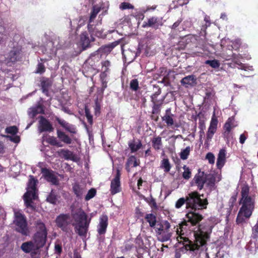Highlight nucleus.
Returning <instances> with one entry per match:
<instances>
[{
  "label": "nucleus",
  "mask_w": 258,
  "mask_h": 258,
  "mask_svg": "<svg viewBox=\"0 0 258 258\" xmlns=\"http://www.w3.org/2000/svg\"><path fill=\"white\" fill-rule=\"evenodd\" d=\"M94 110H95V114L96 116H98L100 113V105L98 101V100L96 99L95 101V105L94 107Z\"/></svg>",
  "instance_id": "4d7b16f0"
},
{
  "label": "nucleus",
  "mask_w": 258,
  "mask_h": 258,
  "mask_svg": "<svg viewBox=\"0 0 258 258\" xmlns=\"http://www.w3.org/2000/svg\"><path fill=\"white\" fill-rule=\"evenodd\" d=\"M4 150V147L3 143L0 142V154L3 153Z\"/></svg>",
  "instance_id": "774afa93"
},
{
  "label": "nucleus",
  "mask_w": 258,
  "mask_h": 258,
  "mask_svg": "<svg viewBox=\"0 0 258 258\" xmlns=\"http://www.w3.org/2000/svg\"><path fill=\"white\" fill-rule=\"evenodd\" d=\"M44 109L41 104H38L36 106L29 108L28 113L30 117L34 118L37 114L43 113Z\"/></svg>",
  "instance_id": "393cba45"
},
{
  "label": "nucleus",
  "mask_w": 258,
  "mask_h": 258,
  "mask_svg": "<svg viewBox=\"0 0 258 258\" xmlns=\"http://www.w3.org/2000/svg\"><path fill=\"white\" fill-rule=\"evenodd\" d=\"M45 67L41 63H39L37 66V68L36 71V73L42 74L45 72Z\"/></svg>",
  "instance_id": "6e6d98bb"
},
{
  "label": "nucleus",
  "mask_w": 258,
  "mask_h": 258,
  "mask_svg": "<svg viewBox=\"0 0 258 258\" xmlns=\"http://www.w3.org/2000/svg\"><path fill=\"white\" fill-rule=\"evenodd\" d=\"M108 226V217L105 215H102L99 218V223L97 226V232L99 234L102 235L105 233Z\"/></svg>",
  "instance_id": "dca6fc26"
},
{
  "label": "nucleus",
  "mask_w": 258,
  "mask_h": 258,
  "mask_svg": "<svg viewBox=\"0 0 258 258\" xmlns=\"http://www.w3.org/2000/svg\"><path fill=\"white\" fill-rule=\"evenodd\" d=\"M145 219L149 223L151 227H153L156 224V216L153 214H148L146 215Z\"/></svg>",
  "instance_id": "4c0bfd02"
},
{
  "label": "nucleus",
  "mask_w": 258,
  "mask_h": 258,
  "mask_svg": "<svg viewBox=\"0 0 258 258\" xmlns=\"http://www.w3.org/2000/svg\"><path fill=\"white\" fill-rule=\"evenodd\" d=\"M6 132L7 134H11V135L6 136V138L8 140L15 143H18L20 142V139L19 136L16 135L18 132V128L16 126H11L7 127L6 128Z\"/></svg>",
  "instance_id": "4468645a"
},
{
  "label": "nucleus",
  "mask_w": 258,
  "mask_h": 258,
  "mask_svg": "<svg viewBox=\"0 0 258 258\" xmlns=\"http://www.w3.org/2000/svg\"><path fill=\"white\" fill-rule=\"evenodd\" d=\"M196 228L197 230H194L195 240L189 241L186 247L193 251L206 250L207 241L212 232V226L209 224L200 225Z\"/></svg>",
  "instance_id": "f03ea898"
},
{
  "label": "nucleus",
  "mask_w": 258,
  "mask_h": 258,
  "mask_svg": "<svg viewBox=\"0 0 258 258\" xmlns=\"http://www.w3.org/2000/svg\"><path fill=\"white\" fill-rule=\"evenodd\" d=\"M75 222L73 225L75 227L76 232L80 236L86 235L91 219L87 220V215L82 210H80L73 215Z\"/></svg>",
  "instance_id": "20e7f679"
},
{
  "label": "nucleus",
  "mask_w": 258,
  "mask_h": 258,
  "mask_svg": "<svg viewBox=\"0 0 258 258\" xmlns=\"http://www.w3.org/2000/svg\"><path fill=\"white\" fill-rule=\"evenodd\" d=\"M94 41V38L91 37L89 38L88 33L86 32L81 33L79 43L82 46L83 49L89 47L90 42Z\"/></svg>",
  "instance_id": "4be33fe9"
},
{
  "label": "nucleus",
  "mask_w": 258,
  "mask_h": 258,
  "mask_svg": "<svg viewBox=\"0 0 258 258\" xmlns=\"http://www.w3.org/2000/svg\"><path fill=\"white\" fill-rule=\"evenodd\" d=\"M72 222V218L69 214H60L55 219L56 226L66 232H68L71 230Z\"/></svg>",
  "instance_id": "1a4fd4ad"
},
{
  "label": "nucleus",
  "mask_w": 258,
  "mask_h": 258,
  "mask_svg": "<svg viewBox=\"0 0 258 258\" xmlns=\"http://www.w3.org/2000/svg\"><path fill=\"white\" fill-rule=\"evenodd\" d=\"M42 173L45 179L48 182H51L52 184L56 185L58 184V181L56 178L54 173L47 169H42Z\"/></svg>",
  "instance_id": "f3484780"
},
{
  "label": "nucleus",
  "mask_w": 258,
  "mask_h": 258,
  "mask_svg": "<svg viewBox=\"0 0 258 258\" xmlns=\"http://www.w3.org/2000/svg\"><path fill=\"white\" fill-rule=\"evenodd\" d=\"M152 143L155 150H160L162 146L161 138L160 137L154 138L152 140Z\"/></svg>",
  "instance_id": "72a5a7b5"
},
{
  "label": "nucleus",
  "mask_w": 258,
  "mask_h": 258,
  "mask_svg": "<svg viewBox=\"0 0 258 258\" xmlns=\"http://www.w3.org/2000/svg\"><path fill=\"white\" fill-rule=\"evenodd\" d=\"M53 130L50 122L43 116L40 117L38 124V131L40 133L51 132Z\"/></svg>",
  "instance_id": "2eb2a0df"
},
{
  "label": "nucleus",
  "mask_w": 258,
  "mask_h": 258,
  "mask_svg": "<svg viewBox=\"0 0 258 258\" xmlns=\"http://www.w3.org/2000/svg\"><path fill=\"white\" fill-rule=\"evenodd\" d=\"M119 41H115V42L108 45L107 46H105L104 48L105 51H106V52L111 51L113 48H114L116 45H117L119 44Z\"/></svg>",
  "instance_id": "de8ad7c7"
},
{
  "label": "nucleus",
  "mask_w": 258,
  "mask_h": 258,
  "mask_svg": "<svg viewBox=\"0 0 258 258\" xmlns=\"http://www.w3.org/2000/svg\"><path fill=\"white\" fill-rule=\"evenodd\" d=\"M57 137L63 142L67 144H70L72 143L71 139L63 132L59 130L57 131Z\"/></svg>",
  "instance_id": "473e14b6"
},
{
  "label": "nucleus",
  "mask_w": 258,
  "mask_h": 258,
  "mask_svg": "<svg viewBox=\"0 0 258 258\" xmlns=\"http://www.w3.org/2000/svg\"><path fill=\"white\" fill-rule=\"evenodd\" d=\"M29 178L27 185V190L24 195V200L26 206L33 210L34 207L32 205V201L37 198L36 188L37 180H35L32 175H30Z\"/></svg>",
  "instance_id": "423d86ee"
},
{
  "label": "nucleus",
  "mask_w": 258,
  "mask_h": 258,
  "mask_svg": "<svg viewBox=\"0 0 258 258\" xmlns=\"http://www.w3.org/2000/svg\"><path fill=\"white\" fill-rule=\"evenodd\" d=\"M164 224V221H162L160 224L157 225V226L155 228V232L157 235L158 234V230L162 231V229H164L163 225Z\"/></svg>",
  "instance_id": "13d9d810"
},
{
  "label": "nucleus",
  "mask_w": 258,
  "mask_h": 258,
  "mask_svg": "<svg viewBox=\"0 0 258 258\" xmlns=\"http://www.w3.org/2000/svg\"><path fill=\"white\" fill-rule=\"evenodd\" d=\"M56 120L63 127H64L67 131L71 133L75 134L76 132V128L74 125H72L66 122L64 120L56 118Z\"/></svg>",
  "instance_id": "cd10ccee"
},
{
  "label": "nucleus",
  "mask_w": 258,
  "mask_h": 258,
  "mask_svg": "<svg viewBox=\"0 0 258 258\" xmlns=\"http://www.w3.org/2000/svg\"><path fill=\"white\" fill-rule=\"evenodd\" d=\"M119 8L121 10L133 9L134 6L130 3L123 2L120 5Z\"/></svg>",
  "instance_id": "603ef678"
},
{
  "label": "nucleus",
  "mask_w": 258,
  "mask_h": 258,
  "mask_svg": "<svg viewBox=\"0 0 258 258\" xmlns=\"http://www.w3.org/2000/svg\"><path fill=\"white\" fill-rule=\"evenodd\" d=\"M160 93H161V91L159 90L158 91L156 92V93H155L154 94H153L151 96L152 101L154 104H155L156 103V98L157 97V96L158 95H159L160 94Z\"/></svg>",
  "instance_id": "052dcab7"
},
{
  "label": "nucleus",
  "mask_w": 258,
  "mask_h": 258,
  "mask_svg": "<svg viewBox=\"0 0 258 258\" xmlns=\"http://www.w3.org/2000/svg\"><path fill=\"white\" fill-rule=\"evenodd\" d=\"M217 119L214 117V115L212 118L210 126L209 127L208 131L207 133V140L208 141H210L211 140L215 133L217 130Z\"/></svg>",
  "instance_id": "a211bd4d"
},
{
  "label": "nucleus",
  "mask_w": 258,
  "mask_h": 258,
  "mask_svg": "<svg viewBox=\"0 0 258 258\" xmlns=\"http://www.w3.org/2000/svg\"><path fill=\"white\" fill-rule=\"evenodd\" d=\"M14 224L16 230L24 235H28L29 231L27 227L26 218L23 214L18 210H14Z\"/></svg>",
  "instance_id": "0eeeda50"
},
{
  "label": "nucleus",
  "mask_w": 258,
  "mask_h": 258,
  "mask_svg": "<svg viewBox=\"0 0 258 258\" xmlns=\"http://www.w3.org/2000/svg\"><path fill=\"white\" fill-rule=\"evenodd\" d=\"M203 195H200L197 191H192L186 196V205L187 207L192 210H202L206 209L208 204L207 199H202Z\"/></svg>",
  "instance_id": "39448f33"
},
{
  "label": "nucleus",
  "mask_w": 258,
  "mask_h": 258,
  "mask_svg": "<svg viewBox=\"0 0 258 258\" xmlns=\"http://www.w3.org/2000/svg\"><path fill=\"white\" fill-rule=\"evenodd\" d=\"M199 189H202L204 184L207 182L206 180V174L204 172L199 173L194 179Z\"/></svg>",
  "instance_id": "b1692460"
},
{
  "label": "nucleus",
  "mask_w": 258,
  "mask_h": 258,
  "mask_svg": "<svg viewBox=\"0 0 258 258\" xmlns=\"http://www.w3.org/2000/svg\"><path fill=\"white\" fill-rule=\"evenodd\" d=\"M96 194V190L94 188H92L89 190L85 197V200L88 201L91 199L93 198Z\"/></svg>",
  "instance_id": "09e8293b"
},
{
  "label": "nucleus",
  "mask_w": 258,
  "mask_h": 258,
  "mask_svg": "<svg viewBox=\"0 0 258 258\" xmlns=\"http://www.w3.org/2000/svg\"><path fill=\"white\" fill-rule=\"evenodd\" d=\"M120 171L117 169L115 176L111 182L110 191L112 195L116 194L120 191Z\"/></svg>",
  "instance_id": "ddd939ff"
},
{
  "label": "nucleus",
  "mask_w": 258,
  "mask_h": 258,
  "mask_svg": "<svg viewBox=\"0 0 258 258\" xmlns=\"http://www.w3.org/2000/svg\"><path fill=\"white\" fill-rule=\"evenodd\" d=\"M59 154L67 160L73 159L74 157L73 153L68 150L61 149L59 151Z\"/></svg>",
  "instance_id": "e433bc0d"
},
{
  "label": "nucleus",
  "mask_w": 258,
  "mask_h": 258,
  "mask_svg": "<svg viewBox=\"0 0 258 258\" xmlns=\"http://www.w3.org/2000/svg\"><path fill=\"white\" fill-rule=\"evenodd\" d=\"M171 225L167 221H164L163 225L164 229L162 231L158 230V234L157 235L158 239L162 241H167L169 240L172 234V230L170 229Z\"/></svg>",
  "instance_id": "9b49d317"
},
{
  "label": "nucleus",
  "mask_w": 258,
  "mask_h": 258,
  "mask_svg": "<svg viewBox=\"0 0 258 258\" xmlns=\"http://www.w3.org/2000/svg\"><path fill=\"white\" fill-rule=\"evenodd\" d=\"M92 34L95 35L98 37H103V30H99L97 28L93 27V32H90Z\"/></svg>",
  "instance_id": "864d4df0"
},
{
  "label": "nucleus",
  "mask_w": 258,
  "mask_h": 258,
  "mask_svg": "<svg viewBox=\"0 0 258 258\" xmlns=\"http://www.w3.org/2000/svg\"><path fill=\"white\" fill-rule=\"evenodd\" d=\"M226 151L225 149H221L217 156L216 166L218 169H221L226 161Z\"/></svg>",
  "instance_id": "aec40b11"
},
{
  "label": "nucleus",
  "mask_w": 258,
  "mask_h": 258,
  "mask_svg": "<svg viewBox=\"0 0 258 258\" xmlns=\"http://www.w3.org/2000/svg\"><path fill=\"white\" fill-rule=\"evenodd\" d=\"M37 227L38 230L34 234L32 241L39 249L46 242L47 231L45 225L42 223H38Z\"/></svg>",
  "instance_id": "6e6552de"
},
{
  "label": "nucleus",
  "mask_w": 258,
  "mask_h": 258,
  "mask_svg": "<svg viewBox=\"0 0 258 258\" xmlns=\"http://www.w3.org/2000/svg\"><path fill=\"white\" fill-rule=\"evenodd\" d=\"M206 180L207 182L205 183L207 184L208 185H212L215 181V178L213 175L211 174H206Z\"/></svg>",
  "instance_id": "c03bdc74"
},
{
  "label": "nucleus",
  "mask_w": 258,
  "mask_h": 258,
  "mask_svg": "<svg viewBox=\"0 0 258 258\" xmlns=\"http://www.w3.org/2000/svg\"><path fill=\"white\" fill-rule=\"evenodd\" d=\"M205 63L209 64L214 69L218 68L220 65L219 61L216 59L207 60L205 61Z\"/></svg>",
  "instance_id": "ea45409f"
},
{
  "label": "nucleus",
  "mask_w": 258,
  "mask_h": 258,
  "mask_svg": "<svg viewBox=\"0 0 258 258\" xmlns=\"http://www.w3.org/2000/svg\"><path fill=\"white\" fill-rule=\"evenodd\" d=\"M47 201L51 204H55L56 202L55 195L53 192H51L47 198Z\"/></svg>",
  "instance_id": "5fc2aeb1"
},
{
  "label": "nucleus",
  "mask_w": 258,
  "mask_h": 258,
  "mask_svg": "<svg viewBox=\"0 0 258 258\" xmlns=\"http://www.w3.org/2000/svg\"><path fill=\"white\" fill-rule=\"evenodd\" d=\"M186 220H184V221L179 224V228L177 227L176 228V234L178 235L177 237L178 241L179 240V238L180 239L182 238L181 235L184 234V231L187 229V227H188V229L190 230L189 225H196L202 220L203 217L201 215L197 213L191 211L186 214Z\"/></svg>",
  "instance_id": "7ed1b4c3"
},
{
  "label": "nucleus",
  "mask_w": 258,
  "mask_h": 258,
  "mask_svg": "<svg viewBox=\"0 0 258 258\" xmlns=\"http://www.w3.org/2000/svg\"><path fill=\"white\" fill-rule=\"evenodd\" d=\"M100 58V56L98 53H95L90 55L87 59V62L92 66H94L95 61L98 62Z\"/></svg>",
  "instance_id": "c9c22d12"
},
{
  "label": "nucleus",
  "mask_w": 258,
  "mask_h": 258,
  "mask_svg": "<svg viewBox=\"0 0 258 258\" xmlns=\"http://www.w3.org/2000/svg\"><path fill=\"white\" fill-rule=\"evenodd\" d=\"M4 31L5 28L2 26L0 25V43H2L5 39V37L2 34Z\"/></svg>",
  "instance_id": "680f3d73"
},
{
  "label": "nucleus",
  "mask_w": 258,
  "mask_h": 258,
  "mask_svg": "<svg viewBox=\"0 0 258 258\" xmlns=\"http://www.w3.org/2000/svg\"><path fill=\"white\" fill-rule=\"evenodd\" d=\"M240 194L241 197L239 203L241 207L236 218V222L238 224L245 222L250 217L255 203V195L249 191L247 184L242 186Z\"/></svg>",
  "instance_id": "f257e3e1"
},
{
  "label": "nucleus",
  "mask_w": 258,
  "mask_h": 258,
  "mask_svg": "<svg viewBox=\"0 0 258 258\" xmlns=\"http://www.w3.org/2000/svg\"><path fill=\"white\" fill-rule=\"evenodd\" d=\"M190 151V147H186L185 149L182 150L180 153L179 156L182 160H186L187 159Z\"/></svg>",
  "instance_id": "58836bf2"
},
{
  "label": "nucleus",
  "mask_w": 258,
  "mask_h": 258,
  "mask_svg": "<svg viewBox=\"0 0 258 258\" xmlns=\"http://www.w3.org/2000/svg\"><path fill=\"white\" fill-rule=\"evenodd\" d=\"M174 115L171 113V110L168 108L166 110L165 114L162 117V120L164 121L168 126L174 125L175 127H178V125L175 123L173 119Z\"/></svg>",
  "instance_id": "412c9836"
},
{
  "label": "nucleus",
  "mask_w": 258,
  "mask_h": 258,
  "mask_svg": "<svg viewBox=\"0 0 258 258\" xmlns=\"http://www.w3.org/2000/svg\"><path fill=\"white\" fill-rule=\"evenodd\" d=\"M55 251L58 253H60L62 250L61 246L59 243H55L54 246Z\"/></svg>",
  "instance_id": "e2e57ef3"
},
{
  "label": "nucleus",
  "mask_w": 258,
  "mask_h": 258,
  "mask_svg": "<svg viewBox=\"0 0 258 258\" xmlns=\"http://www.w3.org/2000/svg\"><path fill=\"white\" fill-rule=\"evenodd\" d=\"M185 203H186V198H181L176 202L175 207L177 209H179L181 208Z\"/></svg>",
  "instance_id": "8fccbe9b"
},
{
  "label": "nucleus",
  "mask_w": 258,
  "mask_h": 258,
  "mask_svg": "<svg viewBox=\"0 0 258 258\" xmlns=\"http://www.w3.org/2000/svg\"><path fill=\"white\" fill-rule=\"evenodd\" d=\"M57 139L53 137H49L48 138V142L52 145L55 146V144H57Z\"/></svg>",
  "instance_id": "bf43d9fd"
},
{
  "label": "nucleus",
  "mask_w": 258,
  "mask_h": 258,
  "mask_svg": "<svg viewBox=\"0 0 258 258\" xmlns=\"http://www.w3.org/2000/svg\"><path fill=\"white\" fill-rule=\"evenodd\" d=\"M236 201V196H232L229 200V203L231 204V207H233V205Z\"/></svg>",
  "instance_id": "69168bd1"
},
{
  "label": "nucleus",
  "mask_w": 258,
  "mask_h": 258,
  "mask_svg": "<svg viewBox=\"0 0 258 258\" xmlns=\"http://www.w3.org/2000/svg\"><path fill=\"white\" fill-rule=\"evenodd\" d=\"M142 145L140 141H132L128 143V146L132 153L135 152L139 150Z\"/></svg>",
  "instance_id": "2f4dec72"
},
{
  "label": "nucleus",
  "mask_w": 258,
  "mask_h": 258,
  "mask_svg": "<svg viewBox=\"0 0 258 258\" xmlns=\"http://www.w3.org/2000/svg\"><path fill=\"white\" fill-rule=\"evenodd\" d=\"M102 68L101 74V77H106L109 72V68L111 66L110 62L109 60H105L101 62Z\"/></svg>",
  "instance_id": "c85d7f7f"
},
{
  "label": "nucleus",
  "mask_w": 258,
  "mask_h": 258,
  "mask_svg": "<svg viewBox=\"0 0 258 258\" xmlns=\"http://www.w3.org/2000/svg\"><path fill=\"white\" fill-rule=\"evenodd\" d=\"M73 190L77 197H81L83 194L85 192V189L84 187H82L78 184H75L73 186Z\"/></svg>",
  "instance_id": "f704fd0d"
},
{
  "label": "nucleus",
  "mask_w": 258,
  "mask_h": 258,
  "mask_svg": "<svg viewBox=\"0 0 258 258\" xmlns=\"http://www.w3.org/2000/svg\"><path fill=\"white\" fill-rule=\"evenodd\" d=\"M181 22V20H178L176 22H175L172 26L171 28L172 29H175L177 28L180 23Z\"/></svg>",
  "instance_id": "338daca9"
},
{
  "label": "nucleus",
  "mask_w": 258,
  "mask_h": 258,
  "mask_svg": "<svg viewBox=\"0 0 258 258\" xmlns=\"http://www.w3.org/2000/svg\"><path fill=\"white\" fill-rule=\"evenodd\" d=\"M20 52L17 49H14L10 52L7 57L4 55H0V63H5L7 65L11 66V63L15 62L18 60Z\"/></svg>",
  "instance_id": "f8f14e48"
},
{
  "label": "nucleus",
  "mask_w": 258,
  "mask_h": 258,
  "mask_svg": "<svg viewBox=\"0 0 258 258\" xmlns=\"http://www.w3.org/2000/svg\"><path fill=\"white\" fill-rule=\"evenodd\" d=\"M121 51L124 59L130 62L134 60L136 57V54L135 51H132L130 49L124 50L123 46H121Z\"/></svg>",
  "instance_id": "a878e982"
},
{
  "label": "nucleus",
  "mask_w": 258,
  "mask_h": 258,
  "mask_svg": "<svg viewBox=\"0 0 258 258\" xmlns=\"http://www.w3.org/2000/svg\"><path fill=\"white\" fill-rule=\"evenodd\" d=\"M196 78L194 75H189L185 77L181 80V83L183 85H185L186 87L188 85H192L196 82Z\"/></svg>",
  "instance_id": "7c9ffc66"
},
{
  "label": "nucleus",
  "mask_w": 258,
  "mask_h": 258,
  "mask_svg": "<svg viewBox=\"0 0 258 258\" xmlns=\"http://www.w3.org/2000/svg\"><path fill=\"white\" fill-rule=\"evenodd\" d=\"M140 161L138 160L134 156H130L126 162L125 169L127 172L131 171V168L133 167H136L139 165Z\"/></svg>",
  "instance_id": "bb28decb"
},
{
  "label": "nucleus",
  "mask_w": 258,
  "mask_h": 258,
  "mask_svg": "<svg viewBox=\"0 0 258 258\" xmlns=\"http://www.w3.org/2000/svg\"><path fill=\"white\" fill-rule=\"evenodd\" d=\"M21 248L25 253H30L32 258H38L39 249L32 240L23 243Z\"/></svg>",
  "instance_id": "9d476101"
},
{
  "label": "nucleus",
  "mask_w": 258,
  "mask_h": 258,
  "mask_svg": "<svg viewBox=\"0 0 258 258\" xmlns=\"http://www.w3.org/2000/svg\"><path fill=\"white\" fill-rule=\"evenodd\" d=\"M163 25V23L161 20H159L158 18L152 17L148 19L147 22H144L143 27H152L155 29H157L159 26Z\"/></svg>",
  "instance_id": "5701e85b"
},
{
  "label": "nucleus",
  "mask_w": 258,
  "mask_h": 258,
  "mask_svg": "<svg viewBox=\"0 0 258 258\" xmlns=\"http://www.w3.org/2000/svg\"><path fill=\"white\" fill-rule=\"evenodd\" d=\"M130 87L134 91H137L139 88V82L137 79H133L130 82Z\"/></svg>",
  "instance_id": "a18cd8bd"
},
{
  "label": "nucleus",
  "mask_w": 258,
  "mask_h": 258,
  "mask_svg": "<svg viewBox=\"0 0 258 258\" xmlns=\"http://www.w3.org/2000/svg\"><path fill=\"white\" fill-rule=\"evenodd\" d=\"M206 159L208 160L210 164H213L215 163V156L211 152H209L207 154Z\"/></svg>",
  "instance_id": "49530a36"
},
{
  "label": "nucleus",
  "mask_w": 258,
  "mask_h": 258,
  "mask_svg": "<svg viewBox=\"0 0 258 258\" xmlns=\"http://www.w3.org/2000/svg\"><path fill=\"white\" fill-rule=\"evenodd\" d=\"M237 125V123L235 121L234 118L231 117L228 118L224 125V128L226 131L229 132L230 131Z\"/></svg>",
  "instance_id": "c756f323"
},
{
  "label": "nucleus",
  "mask_w": 258,
  "mask_h": 258,
  "mask_svg": "<svg viewBox=\"0 0 258 258\" xmlns=\"http://www.w3.org/2000/svg\"><path fill=\"white\" fill-rule=\"evenodd\" d=\"M242 56L239 54H236L233 53L231 56V59L233 61H234L235 63H237L238 65H240L241 64V63L240 62L239 60L241 59Z\"/></svg>",
  "instance_id": "3c124183"
},
{
  "label": "nucleus",
  "mask_w": 258,
  "mask_h": 258,
  "mask_svg": "<svg viewBox=\"0 0 258 258\" xmlns=\"http://www.w3.org/2000/svg\"><path fill=\"white\" fill-rule=\"evenodd\" d=\"M161 167L164 168L165 172H167L170 171L171 166L168 159H164L162 161Z\"/></svg>",
  "instance_id": "a19ab883"
},
{
  "label": "nucleus",
  "mask_w": 258,
  "mask_h": 258,
  "mask_svg": "<svg viewBox=\"0 0 258 258\" xmlns=\"http://www.w3.org/2000/svg\"><path fill=\"white\" fill-rule=\"evenodd\" d=\"M246 139V136L244 134H241L239 138V142L241 144H243Z\"/></svg>",
  "instance_id": "0e129e2a"
},
{
  "label": "nucleus",
  "mask_w": 258,
  "mask_h": 258,
  "mask_svg": "<svg viewBox=\"0 0 258 258\" xmlns=\"http://www.w3.org/2000/svg\"><path fill=\"white\" fill-rule=\"evenodd\" d=\"M85 115L87 118L88 121L90 124H92L93 122V117L91 114L89 109L86 106L85 108Z\"/></svg>",
  "instance_id": "79ce46f5"
},
{
  "label": "nucleus",
  "mask_w": 258,
  "mask_h": 258,
  "mask_svg": "<svg viewBox=\"0 0 258 258\" xmlns=\"http://www.w3.org/2000/svg\"><path fill=\"white\" fill-rule=\"evenodd\" d=\"M184 172H183L182 176L184 179H188L190 177L191 172L189 169L186 166H183Z\"/></svg>",
  "instance_id": "37998d69"
},
{
  "label": "nucleus",
  "mask_w": 258,
  "mask_h": 258,
  "mask_svg": "<svg viewBox=\"0 0 258 258\" xmlns=\"http://www.w3.org/2000/svg\"><path fill=\"white\" fill-rule=\"evenodd\" d=\"M101 8L97 6H94L93 7L92 10L90 14V16L88 25V29L90 32H93V26L92 24L94 20L96 18L97 15L100 11Z\"/></svg>",
  "instance_id": "6ab92c4d"
}]
</instances>
